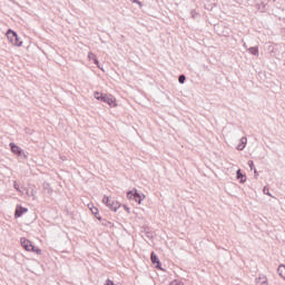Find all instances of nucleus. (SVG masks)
I'll return each mask as SVG.
<instances>
[{"instance_id": "0eeeda50", "label": "nucleus", "mask_w": 285, "mask_h": 285, "mask_svg": "<svg viewBox=\"0 0 285 285\" xmlns=\"http://www.w3.org/2000/svg\"><path fill=\"white\" fill-rule=\"evenodd\" d=\"M28 213V207H23L22 205H17L14 209L13 217L14 219H19L20 217L24 216Z\"/></svg>"}, {"instance_id": "1a4fd4ad", "label": "nucleus", "mask_w": 285, "mask_h": 285, "mask_svg": "<svg viewBox=\"0 0 285 285\" xmlns=\"http://www.w3.org/2000/svg\"><path fill=\"white\" fill-rule=\"evenodd\" d=\"M88 208H89L91 215H94V217H96L98 219V222H101V215L99 214V208L97 206H95V204H92V203L88 204Z\"/></svg>"}, {"instance_id": "f8f14e48", "label": "nucleus", "mask_w": 285, "mask_h": 285, "mask_svg": "<svg viewBox=\"0 0 285 285\" xmlns=\"http://www.w3.org/2000/svg\"><path fill=\"white\" fill-rule=\"evenodd\" d=\"M250 55H254V57H259V48L258 47H250L247 49Z\"/></svg>"}, {"instance_id": "f03ea898", "label": "nucleus", "mask_w": 285, "mask_h": 285, "mask_svg": "<svg viewBox=\"0 0 285 285\" xmlns=\"http://www.w3.org/2000/svg\"><path fill=\"white\" fill-rule=\"evenodd\" d=\"M94 97L98 101H102L104 104H107L108 106H114V107L117 106V99H115L112 95L101 94L99 91H96L94 94Z\"/></svg>"}, {"instance_id": "dca6fc26", "label": "nucleus", "mask_w": 285, "mask_h": 285, "mask_svg": "<svg viewBox=\"0 0 285 285\" xmlns=\"http://www.w3.org/2000/svg\"><path fill=\"white\" fill-rule=\"evenodd\" d=\"M89 59H92L94 60V63L96 66H99V60L97 59V57L95 56V53L90 52L89 53Z\"/></svg>"}, {"instance_id": "39448f33", "label": "nucleus", "mask_w": 285, "mask_h": 285, "mask_svg": "<svg viewBox=\"0 0 285 285\" xmlns=\"http://www.w3.org/2000/svg\"><path fill=\"white\" fill-rule=\"evenodd\" d=\"M7 38L12 43V46H17L18 48H21L23 46V41L19 39V35L14 32L12 29H9L7 32Z\"/></svg>"}, {"instance_id": "a211bd4d", "label": "nucleus", "mask_w": 285, "mask_h": 285, "mask_svg": "<svg viewBox=\"0 0 285 285\" xmlns=\"http://www.w3.org/2000/svg\"><path fill=\"white\" fill-rule=\"evenodd\" d=\"M247 166H249V170H255L256 169L254 160H248Z\"/></svg>"}, {"instance_id": "412c9836", "label": "nucleus", "mask_w": 285, "mask_h": 285, "mask_svg": "<svg viewBox=\"0 0 285 285\" xmlns=\"http://www.w3.org/2000/svg\"><path fill=\"white\" fill-rule=\"evenodd\" d=\"M178 81H179V83H186V76L185 75H180L178 77Z\"/></svg>"}, {"instance_id": "9d476101", "label": "nucleus", "mask_w": 285, "mask_h": 285, "mask_svg": "<svg viewBox=\"0 0 285 285\" xmlns=\"http://www.w3.org/2000/svg\"><path fill=\"white\" fill-rule=\"evenodd\" d=\"M236 179L239 181V184H246V180L248 177L246 176V173H243L242 169L236 170Z\"/></svg>"}, {"instance_id": "5701e85b", "label": "nucleus", "mask_w": 285, "mask_h": 285, "mask_svg": "<svg viewBox=\"0 0 285 285\" xmlns=\"http://www.w3.org/2000/svg\"><path fill=\"white\" fill-rule=\"evenodd\" d=\"M261 285H268V278H266L265 275H263V281L261 282Z\"/></svg>"}, {"instance_id": "393cba45", "label": "nucleus", "mask_w": 285, "mask_h": 285, "mask_svg": "<svg viewBox=\"0 0 285 285\" xmlns=\"http://www.w3.org/2000/svg\"><path fill=\"white\" fill-rule=\"evenodd\" d=\"M254 171V179H258L259 177V171H257V168L256 169H253Z\"/></svg>"}, {"instance_id": "f3484780", "label": "nucleus", "mask_w": 285, "mask_h": 285, "mask_svg": "<svg viewBox=\"0 0 285 285\" xmlns=\"http://www.w3.org/2000/svg\"><path fill=\"white\" fill-rule=\"evenodd\" d=\"M45 190H47L48 195H52V189L50 188V185L48 183L43 184Z\"/></svg>"}, {"instance_id": "20e7f679", "label": "nucleus", "mask_w": 285, "mask_h": 285, "mask_svg": "<svg viewBox=\"0 0 285 285\" xmlns=\"http://www.w3.org/2000/svg\"><path fill=\"white\" fill-rule=\"evenodd\" d=\"M9 148H10L12 155H14L17 158L28 159V153H26V150H23L21 147H19V145H17L16 142H10Z\"/></svg>"}, {"instance_id": "ddd939ff", "label": "nucleus", "mask_w": 285, "mask_h": 285, "mask_svg": "<svg viewBox=\"0 0 285 285\" xmlns=\"http://www.w3.org/2000/svg\"><path fill=\"white\" fill-rule=\"evenodd\" d=\"M101 223V226H106L107 228H110V226H112V223L104 217H101V220H99Z\"/></svg>"}, {"instance_id": "9b49d317", "label": "nucleus", "mask_w": 285, "mask_h": 285, "mask_svg": "<svg viewBox=\"0 0 285 285\" xmlns=\"http://www.w3.org/2000/svg\"><path fill=\"white\" fill-rule=\"evenodd\" d=\"M247 144H248V138H246V136H243L239 139L238 145L236 146V150H244V148H246Z\"/></svg>"}, {"instance_id": "6e6552de", "label": "nucleus", "mask_w": 285, "mask_h": 285, "mask_svg": "<svg viewBox=\"0 0 285 285\" xmlns=\"http://www.w3.org/2000/svg\"><path fill=\"white\" fill-rule=\"evenodd\" d=\"M20 245L23 249L27 250V253H30V248H32L33 243L30 239L26 238V237H21L20 238Z\"/></svg>"}, {"instance_id": "4be33fe9", "label": "nucleus", "mask_w": 285, "mask_h": 285, "mask_svg": "<svg viewBox=\"0 0 285 285\" xmlns=\"http://www.w3.org/2000/svg\"><path fill=\"white\" fill-rule=\"evenodd\" d=\"M121 207L124 208V210H126V213H128V215H130V208L128 205L121 204Z\"/></svg>"}, {"instance_id": "cd10ccee", "label": "nucleus", "mask_w": 285, "mask_h": 285, "mask_svg": "<svg viewBox=\"0 0 285 285\" xmlns=\"http://www.w3.org/2000/svg\"><path fill=\"white\" fill-rule=\"evenodd\" d=\"M243 46H244V48H248V46H246V43H244Z\"/></svg>"}, {"instance_id": "c85d7f7f", "label": "nucleus", "mask_w": 285, "mask_h": 285, "mask_svg": "<svg viewBox=\"0 0 285 285\" xmlns=\"http://www.w3.org/2000/svg\"><path fill=\"white\" fill-rule=\"evenodd\" d=\"M97 66H98V68H101V67H99V63Z\"/></svg>"}, {"instance_id": "a878e982", "label": "nucleus", "mask_w": 285, "mask_h": 285, "mask_svg": "<svg viewBox=\"0 0 285 285\" xmlns=\"http://www.w3.org/2000/svg\"><path fill=\"white\" fill-rule=\"evenodd\" d=\"M257 282H264V276H259L258 278H256Z\"/></svg>"}, {"instance_id": "4468645a", "label": "nucleus", "mask_w": 285, "mask_h": 285, "mask_svg": "<svg viewBox=\"0 0 285 285\" xmlns=\"http://www.w3.org/2000/svg\"><path fill=\"white\" fill-rule=\"evenodd\" d=\"M29 253H35L36 255H41V248H39L38 246L33 245L29 249Z\"/></svg>"}, {"instance_id": "f257e3e1", "label": "nucleus", "mask_w": 285, "mask_h": 285, "mask_svg": "<svg viewBox=\"0 0 285 285\" xmlns=\"http://www.w3.org/2000/svg\"><path fill=\"white\" fill-rule=\"evenodd\" d=\"M127 199L129 202H135L136 204L140 205L144 199H146V194L137 190V188H132L131 190H128L126 194Z\"/></svg>"}, {"instance_id": "423d86ee", "label": "nucleus", "mask_w": 285, "mask_h": 285, "mask_svg": "<svg viewBox=\"0 0 285 285\" xmlns=\"http://www.w3.org/2000/svg\"><path fill=\"white\" fill-rule=\"evenodd\" d=\"M150 262L156 271H163V273H166V268L161 266V259H159V256L155 252L150 253Z\"/></svg>"}, {"instance_id": "aec40b11", "label": "nucleus", "mask_w": 285, "mask_h": 285, "mask_svg": "<svg viewBox=\"0 0 285 285\" xmlns=\"http://www.w3.org/2000/svg\"><path fill=\"white\" fill-rule=\"evenodd\" d=\"M13 188L14 190H17V193H21V188L19 186V183H17V180L13 181Z\"/></svg>"}, {"instance_id": "b1692460", "label": "nucleus", "mask_w": 285, "mask_h": 285, "mask_svg": "<svg viewBox=\"0 0 285 285\" xmlns=\"http://www.w3.org/2000/svg\"><path fill=\"white\" fill-rule=\"evenodd\" d=\"M146 237H148V239H153V232H145Z\"/></svg>"}, {"instance_id": "bb28decb", "label": "nucleus", "mask_w": 285, "mask_h": 285, "mask_svg": "<svg viewBox=\"0 0 285 285\" xmlns=\"http://www.w3.org/2000/svg\"><path fill=\"white\" fill-rule=\"evenodd\" d=\"M131 1V3H141V2H139V0H130Z\"/></svg>"}, {"instance_id": "6ab92c4d", "label": "nucleus", "mask_w": 285, "mask_h": 285, "mask_svg": "<svg viewBox=\"0 0 285 285\" xmlns=\"http://www.w3.org/2000/svg\"><path fill=\"white\" fill-rule=\"evenodd\" d=\"M169 285H184V282H181L179 279H174V281L169 282Z\"/></svg>"}, {"instance_id": "7ed1b4c3", "label": "nucleus", "mask_w": 285, "mask_h": 285, "mask_svg": "<svg viewBox=\"0 0 285 285\" xmlns=\"http://www.w3.org/2000/svg\"><path fill=\"white\" fill-rule=\"evenodd\" d=\"M102 204L109 208L112 213H117L121 208V203L114 200L110 196L105 195L102 197Z\"/></svg>"}, {"instance_id": "2eb2a0df", "label": "nucleus", "mask_w": 285, "mask_h": 285, "mask_svg": "<svg viewBox=\"0 0 285 285\" xmlns=\"http://www.w3.org/2000/svg\"><path fill=\"white\" fill-rule=\"evenodd\" d=\"M263 195H267V197H273V194H271V188H268V186L263 187Z\"/></svg>"}]
</instances>
